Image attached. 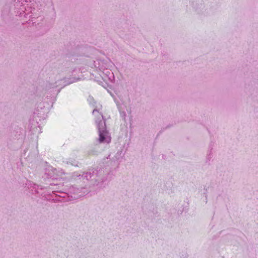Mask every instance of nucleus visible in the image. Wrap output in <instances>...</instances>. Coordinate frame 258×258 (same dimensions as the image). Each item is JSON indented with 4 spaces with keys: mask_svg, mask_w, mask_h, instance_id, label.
Here are the masks:
<instances>
[{
    "mask_svg": "<svg viewBox=\"0 0 258 258\" xmlns=\"http://www.w3.org/2000/svg\"><path fill=\"white\" fill-rule=\"evenodd\" d=\"M99 115V118L96 120L99 135L98 141L99 143L109 144L111 142V137L109 132L106 129L105 121L103 119V115Z\"/></svg>",
    "mask_w": 258,
    "mask_h": 258,
    "instance_id": "nucleus-1",
    "label": "nucleus"
},
{
    "mask_svg": "<svg viewBox=\"0 0 258 258\" xmlns=\"http://www.w3.org/2000/svg\"><path fill=\"white\" fill-rule=\"evenodd\" d=\"M99 64V74L102 79L106 82H113L114 76L111 70L108 68L109 65L103 61H100Z\"/></svg>",
    "mask_w": 258,
    "mask_h": 258,
    "instance_id": "nucleus-2",
    "label": "nucleus"
},
{
    "mask_svg": "<svg viewBox=\"0 0 258 258\" xmlns=\"http://www.w3.org/2000/svg\"><path fill=\"white\" fill-rule=\"evenodd\" d=\"M84 189L85 188L84 187L79 188L72 186L69 188V192L71 194V197H73L76 199L81 197L85 194L86 192L84 191Z\"/></svg>",
    "mask_w": 258,
    "mask_h": 258,
    "instance_id": "nucleus-3",
    "label": "nucleus"
},
{
    "mask_svg": "<svg viewBox=\"0 0 258 258\" xmlns=\"http://www.w3.org/2000/svg\"><path fill=\"white\" fill-rule=\"evenodd\" d=\"M101 171L97 172V173L101 174ZM97 173L94 174H92L90 172H87L84 173L82 175L78 174L77 173H74L73 174V178L76 179V178H78V180H83V181L85 183L89 180L92 177L95 176Z\"/></svg>",
    "mask_w": 258,
    "mask_h": 258,
    "instance_id": "nucleus-4",
    "label": "nucleus"
},
{
    "mask_svg": "<svg viewBox=\"0 0 258 258\" xmlns=\"http://www.w3.org/2000/svg\"><path fill=\"white\" fill-rule=\"evenodd\" d=\"M52 171L54 174H56L55 175H53L50 176L53 179L62 178L61 176L64 174V172L62 170L58 171L56 169H53Z\"/></svg>",
    "mask_w": 258,
    "mask_h": 258,
    "instance_id": "nucleus-5",
    "label": "nucleus"
},
{
    "mask_svg": "<svg viewBox=\"0 0 258 258\" xmlns=\"http://www.w3.org/2000/svg\"><path fill=\"white\" fill-rule=\"evenodd\" d=\"M26 184L28 185V187L29 188H31V191H32V193L37 192V187L35 184L30 181H28V182L26 183Z\"/></svg>",
    "mask_w": 258,
    "mask_h": 258,
    "instance_id": "nucleus-6",
    "label": "nucleus"
},
{
    "mask_svg": "<svg viewBox=\"0 0 258 258\" xmlns=\"http://www.w3.org/2000/svg\"><path fill=\"white\" fill-rule=\"evenodd\" d=\"M117 106H118V108L119 110V111H120V114H121V116L122 117H123L124 119H125V116H126V112L124 109V108H123V106H124V105H119V104H117Z\"/></svg>",
    "mask_w": 258,
    "mask_h": 258,
    "instance_id": "nucleus-7",
    "label": "nucleus"
},
{
    "mask_svg": "<svg viewBox=\"0 0 258 258\" xmlns=\"http://www.w3.org/2000/svg\"><path fill=\"white\" fill-rule=\"evenodd\" d=\"M67 164H71L72 165H74V166L77 165L76 162L75 161H72L71 162L67 161Z\"/></svg>",
    "mask_w": 258,
    "mask_h": 258,
    "instance_id": "nucleus-8",
    "label": "nucleus"
},
{
    "mask_svg": "<svg viewBox=\"0 0 258 258\" xmlns=\"http://www.w3.org/2000/svg\"><path fill=\"white\" fill-rule=\"evenodd\" d=\"M95 113H98L99 114V112L97 109H94L93 111V114H95Z\"/></svg>",
    "mask_w": 258,
    "mask_h": 258,
    "instance_id": "nucleus-9",
    "label": "nucleus"
},
{
    "mask_svg": "<svg viewBox=\"0 0 258 258\" xmlns=\"http://www.w3.org/2000/svg\"><path fill=\"white\" fill-rule=\"evenodd\" d=\"M126 111H127L128 113H131V110H130L126 109Z\"/></svg>",
    "mask_w": 258,
    "mask_h": 258,
    "instance_id": "nucleus-10",
    "label": "nucleus"
},
{
    "mask_svg": "<svg viewBox=\"0 0 258 258\" xmlns=\"http://www.w3.org/2000/svg\"><path fill=\"white\" fill-rule=\"evenodd\" d=\"M79 80V79H75V80H74L73 82H72L71 83H73V82H76L77 81Z\"/></svg>",
    "mask_w": 258,
    "mask_h": 258,
    "instance_id": "nucleus-11",
    "label": "nucleus"
},
{
    "mask_svg": "<svg viewBox=\"0 0 258 258\" xmlns=\"http://www.w3.org/2000/svg\"><path fill=\"white\" fill-rule=\"evenodd\" d=\"M99 180V178H98V179H96V180Z\"/></svg>",
    "mask_w": 258,
    "mask_h": 258,
    "instance_id": "nucleus-12",
    "label": "nucleus"
}]
</instances>
